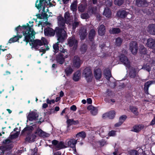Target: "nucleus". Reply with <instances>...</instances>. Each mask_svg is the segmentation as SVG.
Instances as JSON below:
<instances>
[{
  "label": "nucleus",
  "instance_id": "obj_54",
  "mask_svg": "<svg viewBox=\"0 0 155 155\" xmlns=\"http://www.w3.org/2000/svg\"><path fill=\"white\" fill-rule=\"evenodd\" d=\"M46 102L47 104H54L55 102V101L54 99L50 100L48 98L46 100Z\"/></svg>",
  "mask_w": 155,
  "mask_h": 155
},
{
  "label": "nucleus",
  "instance_id": "obj_37",
  "mask_svg": "<svg viewBox=\"0 0 155 155\" xmlns=\"http://www.w3.org/2000/svg\"><path fill=\"white\" fill-rule=\"evenodd\" d=\"M73 70L70 66H68L65 69V72L67 75L71 74L73 72Z\"/></svg>",
  "mask_w": 155,
  "mask_h": 155
},
{
  "label": "nucleus",
  "instance_id": "obj_18",
  "mask_svg": "<svg viewBox=\"0 0 155 155\" xmlns=\"http://www.w3.org/2000/svg\"><path fill=\"white\" fill-rule=\"evenodd\" d=\"M79 35L81 39H84L87 35L86 29L83 27L79 31Z\"/></svg>",
  "mask_w": 155,
  "mask_h": 155
},
{
  "label": "nucleus",
  "instance_id": "obj_22",
  "mask_svg": "<svg viewBox=\"0 0 155 155\" xmlns=\"http://www.w3.org/2000/svg\"><path fill=\"white\" fill-rule=\"evenodd\" d=\"M154 82L153 81H148L144 85V90L145 93L146 94H148V88Z\"/></svg>",
  "mask_w": 155,
  "mask_h": 155
},
{
  "label": "nucleus",
  "instance_id": "obj_62",
  "mask_svg": "<svg viewBox=\"0 0 155 155\" xmlns=\"http://www.w3.org/2000/svg\"><path fill=\"white\" fill-rule=\"evenodd\" d=\"M87 102L89 104H91L92 103V100L90 98H87Z\"/></svg>",
  "mask_w": 155,
  "mask_h": 155
},
{
  "label": "nucleus",
  "instance_id": "obj_33",
  "mask_svg": "<svg viewBox=\"0 0 155 155\" xmlns=\"http://www.w3.org/2000/svg\"><path fill=\"white\" fill-rule=\"evenodd\" d=\"M95 31L94 29H92L90 31L89 35V38L91 41H93L95 35Z\"/></svg>",
  "mask_w": 155,
  "mask_h": 155
},
{
  "label": "nucleus",
  "instance_id": "obj_2",
  "mask_svg": "<svg viewBox=\"0 0 155 155\" xmlns=\"http://www.w3.org/2000/svg\"><path fill=\"white\" fill-rule=\"evenodd\" d=\"M64 18L61 16H59L57 18L58 27L56 28L55 30L59 42H62L67 37L65 23L70 25V23L73 20L68 12L64 14Z\"/></svg>",
  "mask_w": 155,
  "mask_h": 155
},
{
  "label": "nucleus",
  "instance_id": "obj_52",
  "mask_svg": "<svg viewBox=\"0 0 155 155\" xmlns=\"http://www.w3.org/2000/svg\"><path fill=\"white\" fill-rule=\"evenodd\" d=\"M129 153L130 155H137V152L136 150H131L129 152Z\"/></svg>",
  "mask_w": 155,
  "mask_h": 155
},
{
  "label": "nucleus",
  "instance_id": "obj_10",
  "mask_svg": "<svg viewBox=\"0 0 155 155\" xmlns=\"http://www.w3.org/2000/svg\"><path fill=\"white\" fill-rule=\"evenodd\" d=\"M83 61L77 56H75L73 60V64L74 67L79 68Z\"/></svg>",
  "mask_w": 155,
  "mask_h": 155
},
{
  "label": "nucleus",
  "instance_id": "obj_12",
  "mask_svg": "<svg viewBox=\"0 0 155 155\" xmlns=\"http://www.w3.org/2000/svg\"><path fill=\"white\" fill-rule=\"evenodd\" d=\"M56 29H55V31L53 30L52 28L48 27L45 29L44 30V33L45 35L47 36H54L55 34V32L56 33Z\"/></svg>",
  "mask_w": 155,
  "mask_h": 155
},
{
  "label": "nucleus",
  "instance_id": "obj_41",
  "mask_svg": "<svg viewBox=\"0 0 155 155\" xmlns=\"http://www.w3.org/2000/svg\"><path fill=\"white\" fill-rule=\"evenodd\" d=\"M141 69L145 70L149 72H150V68L149 63H147L146 64L144 65Z\"/></svg>",
  "mask_w": 155,
  "mask_h": 155
},
{
  "label": "nucleus",
  "instance_id": "obj_60",
  "mask_svg": "<svg viewBox=\"0 0 155 155\" xmlns=\"http://www.w3.org/2000/svg\"><path fill=\"white\" fill-rule=\"evenodd\" d=\"M44 134H43L42 137H48L49 136V134L48 133H46L45 132H44Z\"/></svg>",
  "mask_w": 155,
  "mask_h": 155
},
{
  "label": "nucleus",
  "instance_id": "obj_23",
  "mask_svg": "<svg viewBox=\"0 0 155 155\" xmlns=\"http://www.w3.org/2000/svg\"><path fill=\"white\" fill-rule=\"evenodd\" d=\"M117 14L118 17L121 18H124L128 15V14L125 11L120 10L117 12Z\"/></svg>",
  "mask_w": 155,
  "mask_h": 155
},
{
  "label": "nucleus",
  "instance_id": "obj_49",
  "mask_svg": "<svg viewBox=\"0 0 155 155\" xmlns=\"http://www.w3.org/2000/svg\"><path fill=\"white\" fill-rule=\"evenodd\" d=\"M53 48L54 49V51L55 53H56L58 52V43L54 45L53 46Z\"/></svg>",
  "mask_w": 155,
  "mask_h": 155
},
{
  "label": "nucleus",
  "instance_id": "obj_64",
  "mask_svg": "<svg viewBox=\"0 0 155 155\" xmlns=\"http://www.w3.org/2000/svg\"><path fill=\"white\" fill-rule=\"evenodd\" d=\"M48 106V105L46 103H44V104H43L42 105V107L43 108H45L47 107Z\"/></svg>",
  "mask_w": 155,
  "mask_h": 155
},
{
  "label": "nucleus",
  "instance_id": "obj_1",
  "mask_svg": "<svg viewBox=\"0 0 155 155\" xmlns=\"http://www.w3.org/2000/svg\"><path fill=\"white\" fill-rule=\"evenodd\" d=\"M33 23V21H30L29 23L31 25L30 26L27 23V25H25L21 27L19 26L16 28L15 29L17 33H18V31H22L23 35L25 36L24 41H26V45L29 42V44L31 46V48L37 50L39 48L40 46L46 45L48 42L47 40L43 37L41 38V40L38 39L32 40V39L35 37V34L32 28Z\"/></svg>",
  "mask_w": 155,
  "mask_h": 155
},
{
  "label": "nucleus",
  "instance_id": "obj_46",
  "mask_svg": "<svg viewBox=\"0 0 155 155\" xmlns=\"http://www.w3.org/2000/svg\"><path fill=\"white\" fill-rule=\"evenodd\" d=\"M86 6L81 5L78 7V10L81 12H83L86 8Z\"/></svg>",
  "mask_w": 155,
  "mask_h": 155
},
{
  "label": "nucleus",
  "instance_id": "obj_56",
  "mask_svg": "<svg viewBox=\"0 0 155 155\" xmlns=\"http://www.w3.org/2000/svg\"><path fill=\"white\" fill-rule=\"evenodd\" d=\"M87 49L86 46L85 45H82L81 48V50L82 52H85Z\"/></svg>",
  "mask_w": 155,
  "mask_h": 155
},
{
  "label": "nucleus",
  "instance_id": "obj_61",
  "mask_svg": "<svg viewBox=\"0 0 155 155\" xmlns=\"http://www.w3.org/2000/svg\"><path fill=\"white\" fill-rule=\"evenodd\" d=\"M106 143V142L104 140H102L100 142V144L101 146H103Z\"/></svg>",
  "mask_w": 155,
  "mask_h": 155
},
{
  "label": "nucleus",
  "instance_id": "obj_29",
  "mask_svg": "<svg viewBox=\"0 0 155 155\" xmlns=\"http://www.w3.org/2000/svg\"><path fill=\"white\" fill-rule=\"evenodd\" d=\"M67 124L68 126H70L72 125H76L79 123L78 120H74L73 119H68L67 121Z\"/></svg>",
  "mask_w": 155,
  "mask_h": 155
},
{
  "label": "nucleus",
  "instance_id": "obj_43",
  "mask_svg": "<svg viewBox=\"0 0 155 155\" xmlns=\"http://www.w3.org/2000/svg\"><path fill=\"white\" fill-rule=\"evenodd\" d=\"M44 132L43 131L39 129H38L36 130L35 134H36V136L38 135L39 136L42 137V135H43V134H44Z\"/></svg>",
  "mask_w": 155,
  "mask_h": 155
},
{
  "label": "nucleus",
  "instance_id": "obj_26",
  "mask_svg": "<svg viewBox=\"0 0 155 155\" xmlns=\"http://www.w3.org/2000/svg\"><path fill=\"white\" fill-rule=\"evenodd\" d=\"M78 2L77 1L75 0L73 2L70 6L71 10L73 12H75L77 10V5Z\"/></svg>",
  "mask_w": 155,
  "mask_h": 155
},
{
  "label": "nucleus",
  "instance_id": "obj_15",
  "mask_svg": "<svg viewBox=\"0 0 155 155\" xmlns=\"http://www.w3.org/2000/svg\"><path fill=\"white\" fill-rule=\"evenodd\" d=\"M115 114V111L112 110L105 113L103 115L102 117L104 118L108 117L109 119H112L114 117Z\"/></svg>",
  "mask_w": 155,
  "mask_h": 155
},
{
  "label": "nucleus",
  "instance_id": "obj_32",
  "mask_svg": "<svg viewBox=\"0 0 155 155\" xmlns=\"http://www.w3.org/2000/svg\"><path fill=\"white\" fill-rule=\"evenodd\" d=\"M104 72V74L106 79L108 80H109L111 76L110 71L109 69L105 70Z\"/></svg>",
  "mask_w": 155,
  "mask_h": 155
},
{
  "label": "nucleus",
  "instance_id": "obj_48",
  "mask_svg": "<svg viewBox=\"0 0 155 155\" xmlns=\"http://www.w3.org/2000/svg\"><path fill=\"white\" fill-rule=\"evenodd\" d=\"M123 0H115L114 2L115 5L118 6L121 5L123 3Z\"/></svg>",
  "mask_w": 155,
  "mask_h": 155
},
{
  "label": "nucleus",
  "instance_id": "obj_51",
  "mask_svg": "<svg viewBox=\"0 0 155 155\" xmlns=\"http://www.w3.org/2000/svg\"><path fill=\"white\" fill-rule=\"evenodd\" d=\"M19 134L18 132H16L13 134L11 135L10 136V138L11 139H12L17 137H18Z\"/></svg>",
  "mask_w": 155,
  "mask_h": 155
},
{
  "label": "nucleus",
  "instance_id": "obj_39",
  "mask_svg": "<svg viewBox=\"0 0 155 155\" xmlns=\"http://www.w3.org/2000/svg\"><path fill=\"white\" fill-rule=\"evenodd\" d=\"M86 136L85 133L83 131H82L78 133L76 135V137L78 138L79 137H81L82 139H84Z\"/></svg>",
  "mask_w": 155,
  "mask_h": 155
},
{
  "label": "nucleus",
  "instance_id": "obj_30",
  "mask_svg": "<svg viewBox=\"0 0 155 155\" xmlns=\"http://www.w3.org/2000/svg\"><path fill=\"white\" fill-rule=\"evenodd\" d=\"M81 74L79 71H77L73 75V80L75 81L79 80L80 78Z\"/></svg>",
  "mask_w": 155,
  "mask_h": 155
},
{
  "label": "nucleus",
  "instance_id": "obj_21",
  "mask_svg": "<svg viewBox=\"0 0 155 155\" xmlns=\"http://www.w3.org/2000/svg\"><path fill=\"white\" fill-rule=\"evenodd\" d=\"M87 109L90 110L91 113L94 115H96L97 113V109L92 105H90L87 107Z\"/></svg>",
  "mask_w": 155,
  "mask_h": 155
},
{
  "label": "nucleus",
  "instance_id": "obj_7",
  "mask_svg": "<svg viewBox=\"0 0 155 155\" xmlns=\"http://www.w3.org/2000/svg\"><path fill=\"white\" fill-rule=\"evenodd\" d=\"M44 2V0H37L36 2L35 5L37 8L39 9L41 8L42 6L43 7L42 11L43 12L45 13H47L48 11V8L46 11L45 10V5H46V4H47V2L44 3V6H43V3Z\"/></svg>",
  "mask_w": 155,
  "mask_h": 155
},
{
  "label": "nucleus",
  "instance_id": "obj_53",
  "mask_svg": "<svg viewBox=\"0 0 155 155\" xmlns=\"http://www.w3.org/2000/svg\"><path fill=\"white\" fill-rule=\"evenodd\" d=\"M116 131L112 130L109 132L108 134V135L110 136H114L116 134Z\"/></svg>",
  "mask_w": 155,
  "mask_h": 155
},
{
  "label": "nucleus",
  "instance_id": "obj_27",
  "mask_svg": "<svg viewBox=\"0 0 155 155\" xmlns=\"http://www.w3.org/2000/svg\"><path fill=\"white\" fill-rule=\"evenodd\" d=\"M103 15L108 18L110 17L111 12L110 9L108 8H106L104 11Z\"/></svg>",
  "mask_w": 155,
  "mask_h": 155
},
{
  "label": "nucleus",
  "instance_id": "obj_17",
  "mask_svg": "<svg viewBox=\"0 0 155 155\" xmlns=\"http://www.w3.org/2000/svg\"><path fill=\"white\" fill-rule=\"evenodd\" d=\"M36 136L34 134H29L27 135L25 140L29 142H33L35 141Z\"/></svg>",
  "mask_w": 155,
  "mask_h": 155
},
{
  "label": "nucleus",
  "instance_id": "obj_63",
  "mask_svg": "<svg viewBox=\"0 0 155 155\" xmlns=\"http://www.w3.org/2000/svg\"><path fill=\"white\" fill-rule=\"evenodd\" d=\"M155 124V119L154 118L152 120L151 122L150 123V125H153Z\"/></svg>",
  "mask_w": 155,
  "mask_h": 155
},
{
  "label": "nucleus",
  "instance_id": "obj_31",
  "mask_svg": "<svg viewBox=\"0 0 155 155\" xmlns=\"http://www.w3.org/2000/svg\"><path fill=\"white\" fill-rule=\"evenodd\" d=\"M120 30L118 28H113L110 29L109 32L111 34H117L120 32Z\"/></svg>",
  "mask_w": 155,
  "mask_h": 155
},
{
  "label": "nucleus",
  "instance_id": "obj_40",
  "mask_svg": "<svg viewBox=\"0 0 155 155\" xmlns=\"http://www.w3.org/2000/svg\"><path fill=\"white\" fill-rule=\"evenodd\" d=\"M122 42V39L120 38H117L116 39L115 45L117 46H120Z\"/></svg>",
  "mask_w": 155,
  "mask_h": 155
},
{
  "label": "nucleus",
  "instance_id": "obj_28",
  "mask_svg": "<svg viewBox=\"0 0 155 155\" xmlns=\"http://www.w3.org/2000/svg\"><path fill=\"white\" fill-rule=\"evenodd\" d=\"M139 51L140 54L142 55L144 54V56L145 57L148 56V55L146 54L147 49L143 46H141L140 47Z\"/></svg>",
  "mask_w": 155,
  "mask_h": 155
},
{
  "label": "nucleus",
  "instance_id": "obj_20",
  "mask_svg": "<svg viewBox=\"0 0 155 155\" xmlns=\"http://www.w3.org/2000/svg\"><path fill=\"white\" fill-rule=\"evenodd\" d=\"M127 117L125 115L121 116L119 118V121L115 124V127H118L120 126L126 119Z\"/></svg>",
  "mask_w": 155,
  "mask_h": 155
},
{
  "label": "nucleus",
  "instance_id": "obj_16",
  "mask_svg": "<svg viewBox=\"0 0 155 155\" xmlns=\"http://www.w3.org/2000/svg\"><path fill=\"white\" fill-rule=\"evenodd\" d=\"M147 30L150 34L155 35V24L149 25L147 28Z\"/></svg>",
  "mask_w": 155,
  "mask_h": 155
},
{
  "label": "nucleus",
  "instance_id": "obj_38",
  "mask_svg": "<svg viewBox=\"0 0 155 155\" xmlns=\"http://www.w3.org/2000/svg\"><path fill=\"white\" fill-rule=\"evenodd\" d=\"M56 147L58 150H60L66 147L64 145V143L62 142L58 143L57 146H56Z\"/></svg>",
  "mask_w": 155,
  "mask_h": 155
},
{
  "label": "nucleus",
  "instance_id": "obj_11",
  "mask_svg": "<svg viewBox=\"0 0 155 155\" xmlns=\"http://www.w3.org/2000/svg\"><path fill=\"white\" fill-rule=\"evenodd\" d=\"M68 45L70 47H73V48L76 49L78 45V41L74 37H70L68 39Z\"/></svg>",
  "mask_w": 155,
  "mask_h": 155
},
{
  "label": "nucleus",
  "instance_id": "obj_35",
  "mask_svg": "<svg viewBox=\"0 0 155 155\" xmlns=\"http://www.w3.org/2000/svg\"><path fill=\"white\" fill-rule=\"evenodd\" d=\"M34 129L33 126H30L27 127L25 128L22 131V133H28V132H31Z\"/></svg>",
  "mask_w": 155,
  "mask_h": 155
},
{
  "label": "nucleus",
  "instance_id": "obj_25",
  "mask_svg": "<svg viewBox=\"0 0 155 155\" xmlns=\"http://www.w3.org/2000/svg\"><path fill=\"white\" fill-rule=\"evenodd\" d=\"M144 127V126L142 125H139L134 126L131 130V131L135 132H138L140 131Z\"/></svg>",
  "mask_w": 155,
  "mask_h": 155
},
{
  "label": "nucleus",
  "instance_id": "obj_50",
  "mask_svg": "<svg viewBox=\"0 0 155 155\" xmlns=\"http://www.w3.org/2000/svg\"><path fill=\"white\" fill-rule=\"evenodd\" d=\"M81 17L82 19H86L89 18V16L87 13H83L81 15Z\"/></svg>",
  "mask_w": 155,
  "mask_h": 155
},
{
  "label": "nucleus",
  "instance_id": "obj_24",
  "mask_svg": "<svg viewBox=\"0 0 155 155\" xmlns=\"http://www.w3.org/2000/svg\"><path fill=\"white\" fill-rule=\"evenodd\" d=\"M105 28L104 26L103 25H100L98 30L99 35L101 36L104 35L105 34Z\"/></svg>",
  "mask_w": 155,
  "mask_h": 155
},
{
  "label": "nucleus",
  "instance_id": "obj_5",
  "mask_svg": "<svg viewBox=\"0 0 155 155\" xmlns=\"http://www.w3.org/2000/svg\"><path fill=\"white\" fill-rule=\"evenodd\" d=\"M5 145L0 147V150L4 153L6 151L10 150L12 147V146L10 144V141L9 140H6L3 141Z\"/></svg>",
  "mask_w": 155,
  "mask_h": 155
},
{
  "label": "nucleus",
  "instance_id": "obj_3",
  "mask_svg": "<svg viewBox=\"0 0 155 155\" xmlns=\"http://www.w3.org/2000/svg\"><path fill=\"white\" fill-rule=\"evenodd\" d=\"M59 50L61 53L57 56L56 61L58 63L62 64L64 61V59L68 57V54L66 49L60 48Z\"/></svg>",
  "mask_w": 155,
  "mask_h": 155
},
{
  "label": "nucleus",
  "instance_id": "obj_4",
  "mask_svg": "<svg viewBox=\"0 0 155 155\" xmlns=\"http://www.w3.org/2000/svg\"><path fill=\"white\" fill-rule=\"evenodd\" d=\"M83 74L88 82H90L93 77L92 73L89 68H87L84 71Z\"/></svg>",
  "mask_w": 155,
  "mask_h": 155
},
{
  "label": "nucleus",
  "instance_id": "obj_59",
  "mask_svg": "<svg viewBox=\"0 0 155 155\" xmlns=\"http://www.w3.org/2000/svg\"><path fill=\"white\" fill-rule=\"evenodd\" d=\"M97 10L96 8H92L90 10V12H91V13L92 14L95 13V11Z\"/></svg>",
  "mask_w": 155,
  "mask_h": 155
},
{
  "label": "nucleus",
  "instance_id": "obj_47",
  "mask_svg": "<svg viewBox=\"0 0 155 155\" xmlns=\"http://www.w3.org/2000/svg\"><path fill=\"white\" fill-rule=\"evenodd\" d=\"M129 74L131 78H134L136 76V73L134 70L130 71Z\"/></svg>",
  "mask_w": 155,
  "mask_h": 155
},
{
  "label": "nucleus",
  "instance_id": "obj_36",
  "mask_svg": "<svg viewBox=\"0 0 155 155\" xmlns=\"http://www.w3.org/2000/svg\"><path fill=\"white\" fill-rule=\"evenodd\" d=\"M130 110L134 114L137 115L138 114V109L136 107L134 106H130Z\"/></svg>",
  "mask_w": 155,
  "mask_h": 155
},
{
  "label": "nucleus",
  "instance_id": "obj_14",
  "mask_svg": "<svg viewBox=\"0 0 155 155\" xmlns=\"http://www.w3.org/2000/svg\"><path fill=\"white\" fill-rule=\"evenodd\" d=\"M38 117V115L37 112L34 111L30 112L27 116V118L29 120L32 121L37 120Z\"/></svg>",
  "mask_w": 155,
  "mask_h": 155
},
{
  "label": "nucleus",
  "instance_id": "obj_57",
  "mask_svg": "<svg viewBox=\"0 0 155 155\" xmlns=\"http://www.w3.org/2000/svg\"><path fill=\"white\" fill-rule=\"evenodd\" d=\"M70 109L73 111H75L77 109V107L75 105H73L70 107Z\"/></svg>",
  "mask_w": 155,
  "mask_h": 155
},
{
  "label": "nucleus",
  "instance_id": "obj_9",
  "mask_svg": "<svg viewBox=\"0 0 155 155\" xmlns=\"http://www.w3.org/2000/svg\"><path fill=\"white\" fill-rule=\"evenodd\" d=\"M146 45L155 52V39L150 38L147 40Z\"/></svg>",
  "mask_w": 155,
  "mask_h": 155
},
{
  "label": "nucleus",
  "instance_id": "obj_6",
  "mask_svg": "<svg viewBox=\"0 0 155 155\" xmlns=\"http://www.w3.org/2000/svg\"><path fill=\"white\" fill-rule=\"evenodd\" d=\"M67 144L68 147L71 148L74 151V153L76 152L75 145L77 142V140L73 138L68 139L67 140Z\"/></svg>",
  "mask_w": 155,
  "mask_h": 155
},
{
  "label": "nucleus",
  "instance_id": "obj_44",
  "mask_svg": "<svg viewBox=\"0 0 155 155\" xmlns=\"http://www.w3.org/2000/svg\"><path fill=\"white\" fill-rule=\"evenodd\" d=\"M107 49H106L107 50H109V54H108L107 53V54H106V53H104L103 54V56H102V57L103 58H104L107 57L108 56H111V50L110 48H108V47H106Z\"/></svg>",
  "mask_w": 155,
  "mask_h": 155
},
{
  "label": "nucleus",
  "instance_id": "obj_13",
  "mask_svg": "<svg viewBox=\"0 0 155 155\" xmlns=\"http://www.w3.org/2000/svg\"><path fill=\"white\" fill-rule=\"evenodd\" d=\"M120 57V61L126 67L129 68L130 66V63L127 57L123 54L121 55Z\"/></svg>",
  "mask_w": 155,
  "mask_h": 155
},
{
  "label": "nucleus",
  "instance_id": "obj_19",
  "mask_svg": "<svg viewBox=\"0 0 155 155\" xmlns=\"http://www.w3.org/2000/svg\"><path fill=\"white\" fill-rule=\"evenodd\" d=\"M101 71L100 69H96L94 72V76L96 79L99 80L101 76Z\"/></svg>",
  "mask_w": 155,
  "mask_h": 155
},
{
  "label": "nucleus",
  "instance_id": "obj_58",
  "mask_svg": "<svg viewBox=\"0 0 155 155\" xmlns=\"http://www.w3.org/2000/svg\"><path fill=\"white\" fill-rule=\"evenodd\" d=\"M52 143L53 144L55 145L56 146L58 143V142L56 140H54L52 141Z\"/></svg>",
  "mask_w": 155,
  "mask_h": 155
},
{
  "label": "nucleus",
  "instance_id": "obj_34",
  "mask_svg": "<svg viewBox=\"0 0 155 155\" xmlns=\"http://www.w3.org/2000/svg\"><path fill=\"white\" fill-rule=\"evenodd\" d=\"M22 37V36H17L14 37L13 38H11L8 41V42L9 43H12L14 42L17 41L18 40L19 38H21Z\"/></svg>",
  "mask_w": 155,
  "mask_h": 155
},
{
  "label": "nucleus",
  "instance_id": "obj_8",
  "mask_svg": "<svg viewBox=\"0 0 155 155\" xmlns=\"http://www.w3.org/2000/svg\"><path fill=\"white\" fill-rule=\"evenodd\" d=\"M130 49L133 54H136L137 52V45L136 41L131 42L130 44Z\"/></svg>",
  "mask_w": 155,
  "mask_h": 155
},
{
  "label": "nucleus",
  "instance_id": "obj_42",
  "mask_svg": "<svg viewBox=\"0 0 155 155\" xmlns=\"http://www.w3.org/2000/svg\"><path fill=\"white\" fill-rule=\"evenodd\" d=\"M49 48L48 46H47L46 47H43L41 48L39 50L40 52H43V54H41V55L42 56L43 54L45 53L46 51L48 50Z\"/></svg>",
  "mask_w": 155,
  "mask_h": 155
},
{
  "label": "nucleus",
  "instance_id": "obj_45",
  "mask_svg": "<svg viewBox=\"0 0 155 155\" xmlns=\"http://www.w3.org/2000/svg\"><path fill=\"white\" fill-rule=\"evenodd\" d=\"M146 1L144 0H136V4L138 6H140L142 4L145 3Z\"/></svg>",
  "mask_w": 155,
  "mask_h": 155
},
{
  "label": "nucleus",
  "instance_id": "obj_55",
  "mask_svg": "<svg viewBox=\"0 0 155 155\" xmlns=\"http://www.w3.org/2000/svg\"><path fill=\"white\" fill-rule=\"evenodd\" d=\"M79 25V23L78 22H74L72 24V28L75 29Z\"/></svg>",
  "mask_w": 155,
  "mask_h": 155
}]
</instances>
